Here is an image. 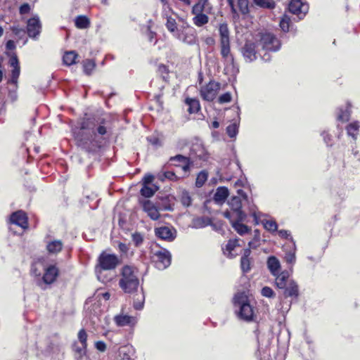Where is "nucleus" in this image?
<instances>
[{
    "label": "nucleus",
    "mask_w": 360,
    "mask_h": 360,
    "mask_svg": "<svg viewBox=\"0 0 360 360\" xmlns=\"http://www.w3.org/2000/svg\"><path fill=\"white\" fill-rule=\"evenodd\" d=\"M289 11L302 20L309 10V5L301 0H291L288 5Z\"/></svg>",
    "instance_id": "ddd939ff"
},
{
    "label": "nucleus",
    "mask_w": 360,
    "mask_h": 360,
    "mask_svg": "<svg viewBox=\"0 0 360 360\" xmlns=\"http://www.w3.org/2000/svg\"><path fill=\"white\" fill-rule=\"evenodd\" d=\"M167 165L169 167L181 168L184 174L183 177H188L193 166V161L189 157L177 154L169 158Z\"/></svg>",
    "instance_id": "0eeeda50"
},
{
    "label": "nucleus",
    "mask_w": 360,
    "mask_h": 360,
    "mask_svg": "<svg viewBox=\"0 0 360 360\" xmlns=\"http://www.w3.org/2000/svg\"><path fill=\"white\" fill-rule=\"evenodd\" d=\"M229 208L224 212V217L228 219H245L247 215L242 210V201L240 197L233 196L229 202Z\"/></svg>",
    "instance_id": "39448f33"
},
{
    "label": "nucleus",
    "mask_w": 360,
    "mask_h": 360,
    "mask_svg": "<svg viewBox=\"0 0 360 360\" xmlns=\"http://www.w3.org/2000/svg\"><path fill=\"white\" fill-rule=\"evenodd\" d=\"M182 177L179 176L174 171H165L162 174L158 175V179L163 181L165 179H167L170 181L178 182Z\"/></svg>",
    "instance_id": "bb28decb"
},
{
    "label": "nucleus",
    "mask_w": 360,
    "mask_h": 360,
    "mask_svg": "<svg viewBox=\"0 0 360 360\" xmlns=\"http://www.w3.org/2000/svg\"><path fill=\"white\" fill-rule=\"evenodd\" d=\"M240 247L239 239H229L224 247L222 248L223 252L228 257L233 258L238 255L236 248Z\"/></svg>",
    "instance_id": "f3484780"
},
{
    "label": "nucleus",
    "mask_w": 360,
    "mask_h": 360,
    "mask_svg": "<svg viewBox=\"0 0 360 360\" xmlns=\"http://www.w3.org/2000/svg\"><path fill=\"white\" fill-rule=\"evenodd\" d=\"M158 188L155 185L143 186L140 192L142 196L150 198L155 194Z\"/></svg>",
    "instance_id": "c9c22d12"
},
{
    "label": "nucleus",
    "mask_w": 360,
    "mask_h": 360,
    "mask_svg": "<svg viewBox=\"0 0 360 360\" xmlns=\"http://www.w3.org/2000/svg\"><path fill=\"white\" fill-rule=\"evenodd\" d=\"M261 293L262 296L269 298L274 297L275 296L274 290L269 286L262 288Z\"/></svg>",
    "instance_id": "8fccbe9b"
},
{
    "label": "nucleus",
    "mask_w": 360,
    "mask_h": 360,
    "mask_svg": "<svg viewBox=\"0 0 360 360\" xmlns=\"http://www.w3.org/2000/svg\"><path fill=\"white\" fill-rule=\"evenodd\" d=\"M77 56L78 55L74 51H67L65 52L63 58V63L65 65L70 66L76 63L75 60Z\"/></svg>",
    "instance_id": "72a5a7b5"
},
{
    "label": "nucleus",
    "mask_w": 360,
    "mask_h": 360,
    "mask_svg": "<svg viewBox=\"0 0 360 360\" xmlns=\"http://www.w3.org/2000/svg\"><path fill=\"white\" fill-rule=\"evenodd\" d=\"M160 211H172L173 205L168 198H164L156 202Z\"/></svg>",
    "instance_id": "f704fd0d"
},
{
    "label": "nucleus",
    "mask_w": 360,
    "mask_h": 360,
    "mask_svg": "<svg viewBox=\"0 0 360 360\" xmlns=\"http://www.w3.org/2000/svg\"><path fill=\"white\" fill-rule=\"evenodd\" d=\"M220 88L219 82L210 79L200 87L199 94L203 101L212 102L217 98Z\"/></svg>",
    "instance_id": "1a4fd4ad"
},
{
    "label": "nucleus",
    "mask_w": 360,
    "mask_h": 360,
    "mask_svg": "<svg viewBox=\"0 0 360 360\" xmlns=\"http://www.w3.org/2000/svg\"><path fill=\"white\" fill-rule=\"evenodd\" d=\"M251 215H252V217L254 219L255 224H259V218H260V213L259 212H253Z\"/></svg>",
    "instance_id": "0e129e2a"
},
{
    "label": "nucleus",
    "mask_w": 360,
    "mask_h": 360,
    "mask_svg": "<svg viewBox=\"0 0 360 360\" xmlns=\"http://www.w3.org/2000/svg\"><path fill=\"white\" fill-rule=\"evenodd\" d=\"M292 24H279L281 30L283 32H288L290 31V27Z\"/></svg>",
    "instance_id": "69168bd1"
},
{
    "label": "nucleus",
    "mask_w": 360,
    "mask_h": 360,
    "mask_svg": "<svg viewBox=\"0 0 360 360\" xmlns=\"http://www.w3.org/2000/svg\"><path fill=\"white\" fill-rule=\"evenodd\" d=\"M58 275V269L55 266H49L43 276V281L46 284L53 283Z\"/></svg>",
    "instance_id": "5701e85b"
},
{
    "label": "nucleus",
    "mask_w": 360,
    "mask_h": 360,
    "mask_svg": "<svg viewBox=\"0 0 360 360\" xmlns=\"http://www.w3.org/2000/svg\"><path fill=\"white\" fill-rule=\"evenodd\" d=\"M267 265L269 271L274 276L278 274L281 267L278 259L274 256H271L268 258Z\"/></svg>",
    "instance_id": "a878e982"
},
{
    "label": "nucleus",
    "mask_w": 360,
    "mask_h": 360,
    "mask_svg": "<svg viewBox=\"0 0 360 360\" xmlns=\"http://www.w3.org/2000/svg\"><path fill=\"white\" fill-rule=\"evenodd\" d=\"M285 259L288 263L292 264L295 262V254L289 253L286 255Z\"/></svg>",
    "instance_id": "bf43d9fd"
},
{
    "label": "nucleus",
    "mask_w": 360,
    "mask_h": 360,
    "mask_svg": "<svg viewBox=\"0 0 360 360\" xmlns=\"http://www.w3.org/2000/svg\"><path fill=\"white\" fill-rule=\"evenodd\" d=\"M278 235L281 238L284 239H292V237L290 236V233L288 232V231L286 230H280L278 231Z\"/></svg>",
    "instance_id": "4d7b16f0"
},
{
    "label": "nucleus",
    "mask_w": 360,
    "mask_h": 360,
    "mask_svg": "<svg viewBox=\"0 0 360 360\" xmlns=\"http://www.w3.org/2000/svg\"><path fill=\"white\" fill-rule=\"evenodd\" d=\"M174 3H180L183 6H189L191 4V0H172Z\"/></svg>",
    "instance_id": "680f3d73"
},
{
    "label": "nucleus",
    "mask_w": 360,
    "mask_h": 360,
    "mask_svg": "<svg viewBox=\"0 0 360 360\" xmlns=\"http://www.w3.org/2000/svg\"><path fill=\"white\" fill-rule=\"evenodd\" d=\"M184 103L188 106L187 112L189 114H197L201 110L200 101L196 98L187 96L184 99Z\"/></svg>",
    "instance_id": "aec40b11"
},
{
    "label": "nucleus",
    "mask_w": 360,
    "mask_h": 360,
    "mask_svg": "<svg viewBox=\"0 0 360 360\" xmlns=\"http://www.w3.org/2000/svg\"><path fill=\"white\" fill-rule=\"evenodd\" d=\"M231 98H232V97H231V93L226 92L219 96L218 103L220 104L229 103V102H231Z\"/></svg>",
    "instance_id": "de8ad7c7"
},
{
    "label": "nucleus",
    "mask_w": 360,
    "mask_h": 360,
    "mask_svg": "<svg viewBox=\"0 0 360 360\" xmlns=\"http://www.w3.org/2000/svg\"><path fill=\"white\" fill-rule=\"evenodd\" d=\"M155 100L158 103V105L162 108H163V101L162 100V95L161 94L155 95Z\"/></svg>",
    "instance_id": "e2e57ef3"
},
{
    "label": "nucleus",
    "mask_w": 360,
    "mask_h": 360,
    "mask_svg": "<svg viewBox=\"0 0 360 360\" xmlns=\"http://www.w3.org/2000/svg\"><path fill=\"white\" fill-rule=\"evenodd\" d=\"M30 10V5L28 4H24L20 7V14H25L29 13Z\"/></svg>",
    "instance_id": "13d9d810"
},
{
    "label": "nucleus",
    "mask_w": 360,
    "mask_h": 360,
    "mask_svg": "<svg viewBox=\"0 0 360 360\" xmlns=\"http://www.w3.org/2000/svg\"><path fill=\"white\" fill-rule=\"evenodd\" d=\"M256 44L247 41L243 47V55L244 58L249 60V61H252L256 59Z\"/></svg>",
    "instance_id": "6ab92c4d"
},
{
    "label": "nucleus",
    "mask_w": 360,
    "mask_h": 360,
    "mask_svg": "<svg viewBox=\"0 0 360 360\" xmlns=\"http://www.w3.org/2000/svg\"><path fill=\"white\" fill-rule=\"evenodd\" d=\"M41 32V24H27V32L29 37L36 38Z\"/></svg>",
    "instance_id": "2f4dec72"
},
{
    "label": "nucleus",
    "mask_w": 360,
    "mask_h": 360,
    "mask_svg": "<svg viewBox=\"0 0 360 360\" xmlns=\"http://www.w3.org/2000/svg\"><path fill=\"white\" fill-rule=\"evenodd\" d=\"M96 348L100 352H105L106 349V345L103 341H98L95 343Z\"/></svg>",
    "instance_id": "5fc2aeb1"
},
{
    "label": "nucleus",
    "mask_w": 360,
    "mask_h": 360,
    "mask_svg": "<svg viewBox=\"0 0 360 360\" xmlns=\"http://www.w3.org/2000/svg\"><path fill=\"white\" fill-rule=\"evenodd\" d=\"M9 65L13 68H20L19 61L15 54H13L9 59Z\"/></svg>",
    "instance_id": "3c124183"
},
{
    "label": "nucleus",
    "mask_w": 360,
    "mask_h": 360,
    "mask_svg": "<svg viewBox=\"0 0 360 360\" xmlns=\"http://www.w3.org/2000/svg\"><path fill=\"white\" fill-rule=\"evenodd\" d=\"M8 97L11 98L12 101H15L17 100V94L15 91H9Z\"/></svg>",
    "instance_id": "774afa93"
},
{
    "label": "nucleus",
    "mask_w": 360,
    "mask_h": 360,
    "mask_svg": "<svg viewBox=\"0 0 360 360\" xmlns=\"http://www.w3.org/2000/svg\"><path fill=\"white\" fill-rule=\"evenodd\" d=\"M263 224L264 229L269 231L275 232L278 229V224L274 220H266Z\"/></svg>",
    "instance_id": "79ce46f5"
},
{
    "label": "nucleus",
    "mask_w": 360,
    "mask_h": 360,
    "mask_svg": "<svg viewBox=\"0 0 360 360\" xmlns=\"http://www.w3.org/2000/svg\"><path fill=\"white\" fill-rule=\"evenodd\" d=\"M20 75V68H13L11 71V78L10 82L13 84H17L18 79Z\"/></svg>",
    "instance_id": "09e8293b"
},
{
    "label": "nucleus",
    "mask_w": 360,
    "mask_h": 360,
    "mask_svg": "<svg viewBox=\"0 0 360 360\" xmlns=\"http://www.w3.org/2000/svg\"><path fill=\"white\" fill-rule=\"evenodd\" d=\"M133 319L132 316L124 314H120L115 316L114 320L118 326H125L129 325Z\"/></svg>",
    "instance_id": "7c9ffc66"
},
{
    "label": "nucleus",
    "mask_w": 360,
    "mask_h": 360,
    "mask_svg": "<svg viewBox=\"0 0 360 360\" xmlns=\"http://www.w3.org/2000/svg\"><path fill=\"white\" fill-rule=\"evenodd\" d=\"M229 190L226 187L221 186L219 187L217 189V191L214 194V199L217 201H224L229 196Z\"/></svg>",
    "instance_id": "473e14b6"
},
{
    "label": "nucleus",
    "mask_w": 360,
    "mask_h": 360,
    "mask_svg": "<svg viewBox=\"0 0 360 360\" xmlns=\"http://www.w3.org/2000/svg\"><path fill=\"white\" fill-rule=\"evenodd\" d=\"M228 5L229 6L231 13L233 15V18L239 16L238 15V8L237 7V4H235V0H226Z\"/></svg>",
    "instance_id": "49530a36"
},
{
    "label": "nucleus",
    "mask_w": 360,
    "mask_h": 360,
    "mask_svg": "<svg viewBox=\"0 0 360 360\" xmlns=\"http://www.w3.org/2000/svg\"><path fill=\"white\" fill-rule=\"evenodd\" d=\"M95 119L84 118L79 124V129L75 131L77 146L88 152L95 151L99 147L98 143L93 139L96 136L94 128Z\"/></svg>",
    "instance_id": "f257e3e1"
},
{
    "label": "nucleus",
    "mask_w": 360,
    "mask_h": 360,
    "mask_svg": "<svg viewBox=\"0 0 360 360\" xmlns=\"http://www.w3.org/2000/svg\"><path fill=\"white\" fill-rule=\"evenodd\" d=\"M86 347H87V346H83V345H82V347H77L75 345L74 346V351L76 353V354L77 355V360H79V359H81L82 356L86 355Z\"/></svg>",
    "instance_id": "c03bdc74"
},
{
    "label": "nucleus",
    "mask_w": 360,
    "mask_h": 360,
    "mask_svg": "<svg viewBox=\"0 0 360 360\" xmlns=\"http://www.w3.org/2000/svg\"><path fill=\"white\" fill-rule=\"evenodd\" d=\"M351 116V104L347 103L345 109L340 108L338 109V114L337 120L342 122H346L349 120Z\"/></svg>",
    "instance_id": "393cba45"
},
{
    "label": "nucleus",
    "mask_w": 360,
    "mask_h": 360,
    "mask_svg": "<svg viewBox=\"0 0 360 360\" xmlns=\"http://www.w3.org/2000/svg\"><path fill=\"white\" fill-rule=\"evenodd\" d=\"M180 201L185 207H189L192 203V198L188 191L184 190L180 195Z\"/></svg>",
    "instance_id": "58836bf2"
},
{
    "label": "nucleus",
    "mask_w": 360,
    "mask_h": 360,
    "mask_svg": "<svg viewBox=\"0 0 360 360\" xmlns=\"http://www.w3.org/2000/svg\"><path fill=\"white\" fill-rule=\"evenodd\" d=\"M359 127L360 124L358 121H354L349 123L346 127L348 136H352L354 139H356V136L359 131Z\"/></svg>",
    "instance_id": "c756f323"
},
{
    "label": "nucleus",
    "mask_w": 360,
    "mask_h": 360,
    "mask_svg": "<svg viewBox=\"0 0 360 360\" xmlns=\"http://www.w3.org/2000/svg\"><path fill=\"white\" fill-rule=\"evenodd\" d=\"M96 67V63L94 60L86 59L83 61L84 72L87 75H90Z\"/></svg>",
    "instance_id": "4c0bfd02"
},
{
    "label": "nucleus",
    "mask_w": 360,
    "mask_h": 360,
    "mask_svg": "<svg viewBox=\"0 0 360 360\" xmlns=\"http://www.w3.org/2000/svg\"><path fill=\"white\" fill-rule=\"evenodd\" d=\"M289 278V274L288 271H282L279 275H278L276 278V285L280 288H285L288 285V281Z\"/></svg>",
    "instance_id": "cd10ccee"
},
{
    "label": "nucleus",
    "mask_w": 360,
    "mask_h": 360,
    "mask_svg": "<svg viewBox=\"0 0 360 360\" xmlns=\"http://www.w3.org/2000/svg\"><path fill=\"white\" fill-rule=\"evenodd\" d=\"M257 43L262 49L269 51H277L281 49V41L272 33L264 32L258 34Z\"/></svg>",
    "instance_id": "20e7f679"
},
{
    "label": "nucleus",
    "mask_w": 360,
    "mask_h": 360,
    "mask_svg": "<svg viewBox=\"0 0 360 360\" xmlns=\"http://www.w3.org/2000/svg\"><path fill=\"white\" fill-rule=\"evenodd\" d=\"M254 4L262 8L273 9L276 6L274 0H252ZM238 11L246 15L250 13V3L249 0H237Z\"/></svg>",
    "instance_id": "9b49d317"
},
{
    "label": "nucleus",
    "mask_w": 360,
    "mask_h": 360,
    "mask_svg": "<svg viewBox=\"0 0 360 360\" xmlns=\"http://www.w3.org/2000/svg\"><path fill=\"white\" fill-rule=\"evenodd\" d=\"M151 259L159 270H164L171 264L172 255L167 249L161 248L153 252Z\"/></svg>",
    "instance_id": "f8f14e48"
},
{
    "label": "nucleus",
    "mask_w": 360,
    "mask_h": 360,
    "mask_svg": "<svg viewBox=\"0 0 360 360\" xmlns=\"http://www.w3.org/2000/svg\"><path fill=\"white\" fill-rule=\"evenodd\" d=\"M207 177L208 174L207 172L201 171L199 172L195 179V186L198 188L202 187L207 180Z\"/></svg>",
    "instance_id": "ea45409f"
},
{
    "label": "nucleus",
    "mask_w": 360,
    "mask_h": 360,
    "mask_svg": "<svg viewBox=\"0 0 360 360\" xmlns=\"http://www.w3.org/2000/svg\"><path fill=\"white\" fill-rule=\"evenodd\" d=\"M104 124V120H102L101 122H100V125L97 128V132L100 135H105L107 133L106 127L103 125Z\"/></svg>",
    "instance_id": "864d4df0"
},
{
    "label": "nucleus",
    "mask_w": 360,
    "mask_h": 360,
    "mask_svg": "<svg viewBox=\"0 0 360 360\" xmlns=\"http://www.w3.org/2000/svg\"><path fill=\"white\" fill-rule=\"evenodd\" d=\"M78 340L81 342L82 345L87 346V333L86 330L82 328L78 333Z\"/></svg>",
    "instance_id": "a18cd8bd"
},
{
    "label": "nucleus",
    "mask_w": 360,
    "mask_h": 360,
    "mask_svg": "<svg viewBox=\"0 0 360 360\" xmlns=\"http://www.w3.org/2000/svg\"><path fill=\"white\" fill-rule=\"evenodd\" d=\"M283 289L284 290L283 295L285 297H297L299 295L298 285L294 281H290L285 288Z\"/></svg>",
    "instance_id": "b1692460"
},
{
    "label": "nucleus",
    "mask_w": 360,
    "mask_h": 360,
    "mask_svg": "<svg viewBox=\"0 0 360 360\" xmlns=\"http://www.w3.org/2000/svg\"><path fill=\"white\" fill-rule=\"evenodd\" d=\"M157 72L164 81H167L169 79V70L167 65L164 64L158 65Z\"/></svg>",
    "instance_id": "a19ab883"
},
{
    "label": "nucleus",
    "mask_w": 360,
    "mask_h": 360,
    "mask_svg": "<svg viewBox=\"0 0 360 360\" xmlns=\"http://www.w3.org/2000/svg\"><path fill=\"white\" fill-rule=\"evenodd\" d=\"M212 219L208 217H201L194 220V224L198 228H203L212 224Z\"/></svg>",
    "instance_id": "e433bc0d"
},
{
    "label": "nucleus",
    "mask_w": 360,
    "mask_h": 360,
    "mask_svg": "<svg viewBox=\"0 0 360 360\" xmlns=\"http://www.w3.org/2000/svg\"><path fill=\"white\" fill-rule=\"evenodd\" d=\"M233 304L238 310L236 311L238 318L246 322L255 321L257 316L256 309L250 304L248 297L244 292L235 294L233 298Z\"/></svg>",
    "instance_id": "f03ea898"
},
{
    "label": "nucleus",
    "mask_w": 360,
    "mask_h": 360,
    "mask_svg": "<svg viewBox=\"0 0 360 360\" xmlns=\"http://www.w3.org/2000/svg\"><path fill=\"white\" fill-rule=\"evenodd\" d=\"M220 34V47L221 55L225 60H230L233 61V57L231 54L229 32L227 27V24H220L219 26Z\"/></svg>",
    "instance_id": "9d476101"
},
{
    "label": "nucleus",
    "mask_w": 360,
    "mask_h": 360,
    "mask_svg": "<svg viewBox=\"0 0 360 360\" xmlns=\"http://www.w3.org/2000/svg\"><path fill=\"white\" fill-rule=\"evenodd\" d=\"M208 0H198L192 8V13L195 15L193 22H208V16L203 13L205 4Z\"/></svg>",
    "instance_id": "4468645a"
},
{
    "label": "nucleus",
    "mask_w": 360,
    "mask_h": 360,
    "mask_svg": "<svg viewBox=\"0 0 360 360\" xmlns=\"http://www.w3.org/2000/svg\"><path fill=\"white\" fill-rule=\"evenodd\" d=\"M13 32L20 37L24 35L25 34V31L21 29H18L17 27H13L12 28Z\"/></svg>",
    "instance_id": "052dcab7"
},
{
    "label": "nucleus",
    "mask_w": 360,
    "mask_h": 360,
    "mask_svg": "<svg viewBox=\"0 0 360 360\" xmlns=\"http://www.w3.org/2000/svg\"><path fill=\"white\" fill-rule=\"evenodd\" d=\"M75 22H90V19L86 15H78L75 18Z\"/></svg>",
    "instance_id": "6e6d98bb"
},
{
    "label": "nucleus",
    "mask_w": 360,
    "mask_h": 360,
    "mask_svg": "<svg viewBox=\"0 0 360 360\" xmlns=\"http://www.w3.org/2000/svg\"><path fill=\"white\" fill-rule=\"evenodd\" d=\"M139 203L145 212L153 220H158L160 217L159 206L157 202L153 203L150 200H139Z\"/></svg>",
    "instance_id": "2eb2a0df"
},
{
    "label": "nucleus",
    "mask_w": 360,
    "mask_h": 360,
    "mask_svg": "<svg viewBox=\"0 0 360 360\" xmlns=\"http://www.w3.org/2000/svg\"><path fill=\"white\" fill-rule=\"evenodd\" d=\"M238 132V126L236 124H231L226 127V133L230 138H233Z\"/></svg>",
    "instance_id": "37998d69"
},
{
    "label": "nucleus",
    "mask_w": 360,
    "mask_h": 360,
    "mask_svg": "<svg viewBox=\"0 0 360 360\" xmlns=\"http://www.w3.org/2000/svg\"><path fill=\"white\" fill-rule=\"evenodd\" d=\"M155 235L161 240L170 242L176 238V231L173 227L162 226L155 229Z\"/></svg>",
    "instance_id": "dca6fc26"
},
{
    "label": "nucleus",
    "mask_w": 360,
    "mask_h": 360,
    "mask_svg": "<svg viewBox=\"0 0 360 360\" xmlns=\"http://www.w3.org/2000/svg\"><path fill=\"white\" fill-rule=\"evenodd\" d=\"M121 275L119 282L120 288L125 292H132L135 290V274L133 267L128 265L123 266Z\"/></svg>",
    "instance_id": "423d86ee"
},
{
    "label": "nucleus",
    "mask_w": 360,
    "mask_h": 360,
    "mask_svg": "<svg viewBox=\"0 0 360 360\" xmlns=\"http://www.w3.org/2000/svg\"><path fill=\"white\" fill-rule=\"evenodd\" d=\"M63 244L60 240H55L46 245V250L49 253H58L61 251Z\"/></svg>",
    "instance_id": "c85d7f7f"
},
{
    "label": "nucleus",
    "mask_w": 360,
    "mask_h": 360,
    "mask_svg": "<svg viewBox=\"0 0 360 360\" xmlns=\"http://www.w3.org/2000/svg\"><path fill=\"white\" fill-rule=\"evenodd\" d=\"M154 180V176L152 174H146L143 179V186H151Z\"/></svg>",
    "instance_id": "603ef678"
},
{
    "label": "nucleus",
    "mask_w": 360,
    "mask_h": 360,
    "mask_svg": "<svg viewBox=\"0 0 360 360\" xmlns=\"http://www.w3.org/2000/svg\"><path fill=\"white\" fill-rule=\"evenodd\" d=\"M243 255L240 258V268L243 273H248L251 269V258L250 257L251 250L248 248L243 249Z\"/></svg>",
    "instance_id": "412c9836"
},
{
    "label": "nucleus",
    "mask_w": 360,
    "mask_h": 360,
    "mask_svg": "<svg viewBox=\"0 0 360 360\" xmlns=\"http://www.w3.org/2000/svg\"><path fill=\"white\" fill-rule=\"evenodd\" d=\"M10 220L12 224L18 225L24 229H27L28 226L27 217L22 210L13 212L11 215Z\"/></svg>",
    "instance_id": "a211bd4d"
},
{
    "label": "nucleus",
    "mask_w": 360,
    "mask_h": 360,
    "mask_svg": "<svg viewBox=\"0 0 360 360\" xmlns=\"http://www.w3.org/2000/svg\"><path fill=\"white\" fill-rule=\"evenodd\" d=\"M166 26L168 30L179 40L189 44L195 42L196 31L189 24H166Z\"/></svg>",
    "instance_id": "7ed1b4c3"
},
{
    "label": "nucleus",
    "mask_w": 360,
    "mask_h": 360,
    "mask_svg": "<svg viewBox=\"0 0 360 360\" xmlns=\"http://www.w3.org/2000/svg\"><path fill=\"white\" fill-rule=\"evenodd\" d=\"M233 229L240 236L251 231V229L242 223L245 219H229Z\"/></svg>",
    "instance_id": "4be33fe9"
},
{
    "label": "nucleus",
    "mask_w": 360,
    "mask_h": 360,
    "mask_svg": "<svg viewBox=\"0 0 360 360\" xmlns=\"http://www.w3.org/2000/svg\"><path fill=\"white\" fill-rule=\"evenodd\" d=\"M120 264V260L115 255L103 252L98 257L96 270L98 273H101L102 271L112 270Z\"/></svg>",
    "instance_id": "6e6552de"
},
{
    "label": "nucleus",
    "mask_w": 360,
    "mask_h": 360,
    "mask_svg": "<svg viewBox=\"0 0 360 360\" xmlns=\"http://www.w3.org/2000/svg\"><path fill=\"white\" fill-rule=\"evenodd\" d=\"M119 249H120V252H124V253H126L129 250L127 245L122 243H120L119 244Z\"/></svg>",
    "instance_id": "338daca9"
}]
</instances>
